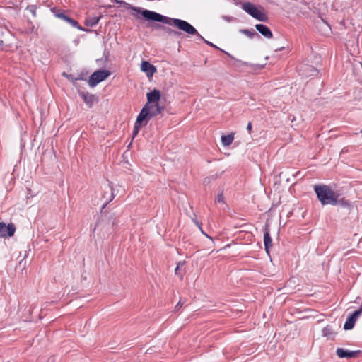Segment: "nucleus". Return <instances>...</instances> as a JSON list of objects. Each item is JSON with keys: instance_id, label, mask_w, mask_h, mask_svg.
Returning a JSON list of instances; mask_svg holds the SVG:
<instances>
[{"instance_id": "1", "label": "nucleus", "mask_w": 362, "mask_h": 362, "mask_svg": "<svg viewBox=\"0 0 362 362\" xmlns=\"http://www.w3.org/2000/svg\"><path fill=\"white\" fill-rule=\"evenodd\" d=\"M133 10L137 13H140L147 21L160 22L168 25H173L179 30L185 32L188 36H192L193 34L197 33V29L189 22L185 20L170 18L163 16L156 11L144 9L140 7H133Z\"/></svg>"}, {"instance_id": "2", "label": "nucleus", "mask_w": 362, "mask_h": 362, "mask_svg": "<svg viewBox=\"0 0 362 362\" xmlns=\"http://www.w3.org/2000/svg\"><path fill=\"white\" fill-rule=\"evenodd\" d=\"M314 191L322 205H337L336 195L337 193L332 190L329 186L325 185H315Z\"/></svg>"}, {"instance_id": "3", "label": "nucleus", "mask_w": 362, "mask_h": 362, "mask_svg": "<svg viewBox=\"0 0 362 362\" xmlns=\"http://www.w3.org/2000/svg\"><path fill=\"white\" fill-rule=\"evenodd\" d=\"M111 74L108 69H98L93 72L88 81L90 87L94 88L99 83L106 79Z\"/></svg>"}, {"instance_id": "4", "label": "nucleus", "mask_w": 362, "mask_h": 362, "mask_svg": "<svg viewBox=\"0 0 362 362\" xmlns=\"http://www.w3.org/2000/svg\"><path fill=\"white\" fill-rule=\"evenodd\" d=\"M53 13H54L55 17L66 22L70 25H71L73 28H76L78 30H82V31H87V32L90 31L89 30H86L83 27H81L76 20L70 18L69 16H67L66 14V13L64 11H61L59 10H57V11H53Z\"/></svg>"}, {"instance_id": "5", "label": "nucleus", "mask_w": 362, "mask_h": 362, "mask_svg": "<svg viewBox=\"0 0 362 362\" xmlns=\"http://www.w3.org/2000/svg\"><path fill=\"white\" fill-rule=\"evenodd\" d=\"M146 112V119H148V122L153 118V117H156L158 114L161 113L162 111L164 110L163 106H160L159 103L157 104H152L148 106V104H145V105L143 107L141 111L145 110Z\"/></svg>"}, {"instance_id": "6", "label": "nucleus", "mask_w": 362, "mask_h": 362, "mask_svg": "<svg viewBox=\"0 0 362 362\" xmlns=\"http://www.w3.org/2000/svg\"><path fill=\"white\" fill-rule=\"evenodd\" d=\"M78 95L82 98L86 105L89 107L92 108L95 103L98 102V97L94 94H91L88 91L77 89Z\"/></svg>"}, {"instance_id": "7", "label": "nucleus", "mask_w": 362, "mask_h": 362, "mask_svg": "<svg viewBox=\"0 0 362 362\" xmlns=\"http://www.w3.org/2000/svg\"><path fill=\"white\" fill-rule=\"evenodd\" d=\"M86 75H87V74L84 73L83 71H81L80 73H71V74H69L66 71H63L62 73V76H64L69 81H71L76 89H79L80 87L76 81H79V80H82V81L86 80Z\"/></svg>"}, {"instance_id": "8", "label": "nucleus", "mask_w": 362, "mask_h": 362, "mask_svg": "<svg viewBox=\"0 0 362 362\" xmlns=\"http://www.w3.org/2000/svg\"><path fill=\"white\" fill-rule=\"evenodd\" d=\"M146 110L141 111L139 115L137 116L136 120L134 124L132 135L133 138L135 137L142 126H146L148 124V119H146Z\"/></svg>"}, {"instance_id": "9", "label": "nucleus", "mask_w": 362, "mask_h": 362, "mask_svg": "<svg viewBox=\"0 0 362 362\" xmlns=\"http://www.w3.org/2000/svg\"><path fill=\"white\" fill-rule=\"evenodd\" d=\"M362 314V305L358 310L354 311L353 313L349 315L344 325V329L345 330H350L354 328V325L358 320V317Z\"/></svg>"}, {"instance_id": "10", "label": "nucleus", "mask_w": 362, "mask_h": 362, "mask_svg": "<svg viewBox=\"0 0 362 362\" xmlns=\"http://www.w3.org/2000/svg\"><path fill=\"white\" fill-rule=\"evenodd\" d=\"M16 227L13 223H9L7 226L4 222H0V237H11L14 235Z\"/></svg>"}, {"instance_id": "11", "label": "nucleus", "mask_w": 362, "mask_h": 362, "mask_svg": "<svg viewBox=\"0 0 362 362\" xmlns=\"http://www.w3.org/2000/svg\"><path fill=\"white\" fill-rule=\"evenodd\" d=\"M360 351H349L344 349L343 348H338L336 351L337 355L341 358H356L358 354H360Z\"/></svg>"}, {"instance_id": "12", "label": "nucleus", "mask_w": 362, "mask_h": 362, "mask_svg": "<svg viewBox=\"0 0 362 362\" xmlns=\"http://www.w3.org/2000/svg\"><path fill=\"white\" fill-rule=\"evenodd\" d=\"M146 98L148 102L146 104H148V106L152 104H157L160 98V92L157 89H153L146 94Z\"/></svg>"}, {"instance_id": "13", "label": "nucleus", "mask_w": 362, "mask_h": 362, "mask_svg": "<svg viewBox=\"0 0 362 362\" xmlns=\"http://www.w3.org/2000/svg\"><path fill=\"white\" fill-rule=\"evenodd\" d=\"M257 30L266 38L270 39L273 35L269 28L264 24H257L255 25Z\"/></svg>"}, {"instance_id": "14", "label": "nucleus", "mask_w": 362, "mask_h": 362, "mask_svg": "<svg viewBox=\"0 0 362 362\" xmlns=\"http://www.w3.org/2000/svg\"><path fill=\"white\" fill-rule=\"evenodd\" d=\"M242 8L246 13L250 14L252 17L255 16L258 10L257 7L250 2L244 3L242 6Z\"/></svg>"}, {"instance_id": "15", "label": "nucleus", "mask_w": 362, "mask_h": 362, "mask_svg": "<svg viewBox=\"0 0 362 362\" xmlns=\"http://www.w3.org/2000/svg\"><path fill=\"white\" fill-rule=\"evenodd\" d=\"M231 59V61L229 62L230 66H236V67H241V66H251L250 64H248L246 62L241 61L240 59H237L233 56H231L229 53L224 52Z\"/></svg>"}, {"instance_id": "16", "label": "nucleus", "mask_w": 362, "mask_h": 362, "mask_svg": "<svg viewBox=\"0 0 362 362\" xmlns=\"http://www.w3.org/2000/svg\"><path fill=\"white\" fill-rule=\"evenodd\" d=\"M322 335L329 339H332L334 337L335 332L332 327L329 325H327L322 329Z\"/></svg>"}, {"instance_id": "17", "label": "nucleus", "mask_w": 362, "mask_h": 362, "mask_svg": "<svg viewBox=\"0 0 362 362\" xmlns=\"http://www.w3.org/2000/svg\"><path fill=\"white\" fill-rule=\"evenodd\" d=\"M264 244L266 252L269 253V250L272 246V240L268 230L265 231L264 234Z\"/></svg>"}, {"instance_id": "18", "label": "nucleus", "mask_w": 362, "mask_h": 362, "mask_svg": "<svg viewBox=\"0 0 362 362\" xmlns=\"http://www.w3.org/2000/svg\"><path fill=\"white\" fill-rule=\"evenodd\" d=\"M100 18V17L97 16L88 18L85 21V25L88 27H94L98 23Z\"/></svg>"}, {"instance_id": "19", "label": "nucleus", "mask_w": 362, "mask_h": 362, "mask_svg": "<svg viewBox=\"0 0 362 362\" xmlns=\"http://www.w3.org/2000/svg\"><path fill=\"white\" fill-rule=\"evenodd\" d=\"M234 139V136L233 134L224 135L221 136V142L223 146H228L230 145Z\"/></svg>"}, {"instance_id": "20", "label": "nucleus", "mask_w": 362, "mask_h": 362, "mask_svg": "<svg viewBox=\"0 0 362 362\" xmlns=\"http://www.w3.org/2000/svg\"><path fill=\"white\" fill-rule=\"evenodd\" d=\"M336 199H337V204H339L343 207H350V206H351L350 202L343 197L341 198L340 194L338 193L336 195Z\"/></svg>"}, {"instance_id": "21", "label": "nucleus", "mask_w": 362, "mask_h": 362, "mask_svg": "<svg viewBox=\"0 0 362 362\" xmlns=\"http://www.w3.org/2000/svg\"><path fill=\"white\" fill-rule=\"evenodd\" d=\"M240 33L245 34L250 38H252L254 37H259L258 33L253 29H242L240 30Z\"/></svg>"}, {"instance_id": "22", "label": "nucleus", "mask_w": 362, "mask_h": 362, "mask_svg": "<svg viewBox=\"0 0 362 362\" xmlns=\"http://www.w3.org/2000/svg\"><path fill=\"white\" fill-rule=\"evenodd\" d=\"M253 18L262 22H266L268 20L267 14L259 10H257V13Z\"/></svg>"}, {"instance_id": "23", "label": "nucleus", "mask_w": 362, "mask_h": 362, "mask_svg": "<svg viewBox=\"0 0 362 362\" xmlns=\"http://www.w3.org/2000/svg\"><path fill=\"white\" fill-rule=\"evenodd\" d=\"M110 196L107 198V201L103 204L102 209H105L109 202H110L115 198L114 189L112 187H110Z\"/></svg>"}, {"instance_id": "24", "label": "nucleus", "mask_w": 362, "mask_h": 362, "mask_svg": "<svg viewBox=\"0 0 362 362\" xmlns=\"http://www.w3.org/2000/svg\"><path fill=\"white\" fill-rule=\"evenodd\" d=\"M156 70L157 69H141V71L146 73V76L148 78L150 81H151V78L156 73Z\"/></svg>"}, {"instance_id": "25", "label": "nucleus", "mask_w": 362, "mask_h": 362, "mask_svg": "<svg viewBox=\"0 0 362 362\" xmlns=\"http://www.w3.org/2000/svg\"><path fill=\"white\" fill-rule=\"evenodd\" d=\"M140 68H156L153 64L149 63L148 61H143L141 64Z\"/></svg>"}, {"instance_id": "26", "label": "nucleus", "mask_w": 362, "mask_h": 362, "mask_svg": "<svg viewBox=\"0 0 362 362\" xmlns=\"http://www.w3.org/2000/svg\"><path fill=\"white\" fill-rule=\"evenodd\" d=\"M223 199H224L223 194V193H221V194H218L216 201L218 203H223L224 202Z\"/></svg>"}, {"instance_id": "27", "label": "nucleus", "mask_w": 362, "mask_h": 362, "mask_svg": "<svg viewBox=\"0 0 362 362\" xmlns=\"http://www.w3.org/2000/svg\"><path fill=\"white\" fill-rule=\"evenodd\" d=\"M204 42L210 47H214L216 49H219L216 45H215L214 44H213L212 42H211L206 40H204Z\"/></svg>"}, {"instance_id": "28", "label": "nucleus", "mask_w": 362, "mask_h": 362, "mask_svg": "<svg viewBox=\"0 0 362 362\" xmlns=\"http://www.w3.org/2000/svg\"><path fill=\"white\" fill-rule=\"evenodd\" d=\"M192 35L196 36V37L200 40H202L204 42L205 39L199 34V33L197 31V33L193 34Z\"/></svg>"}, {"instance_id": "29", "label": "nucleus", "mask_w": 362, "mask_h": 362, "mask_svg": "<svg viewBox=\"0 0 362 362\" xmlns=\"http://www.w3.org/2000/svg\"><path fill=\"white\" fill-rule=\"evenodd\" d=\"M252 122H250L247 124V132H248V133H249L250 134H251V132H252Z\"/></svg>"}, {"instance_id": "30", "label": "nucleus", "mask_w": 362, "mask_h": 362, "mask_svg": "<svg viewBox=\"0 0 362 362\" xmlns=\"http://www.w3.org/2000/svg\"><path fill=\"white\" fill-rule=\"evenodd\" d=\"M194 223L196 226L199 228V230H202V223L198 221L197 220H194Z\"/></svg>"}, {"instance_id": "31", "label": "nucleus", "mask_w": 362, "mask_h": 362, "mask_svg": "<svg viewBox=\"0 0 362 362\" xmlns=\"http://www.w3.org/2000/svg\"><path fill=\"white\" fill-rule=\"evenodd\" d=\"M180 264H181V263H180V262H179V263L177 264V267H176V268H175V274H178L179 267H180Z\"/></svg>"}, {"instance_id": "32", "label": "nucleus", "mask_w": 362, "mask_h": 362, "mask_svg": "<svg viewBox=\"0 0 362 362\" xmlns=\"http://www.w3.org/2000/svg\"><path fill=\"white\" fill-rule=\"evenodd\" d=\"M201 232L202 233V234H204L205 236H206L207 238H210L211 240H212V238L210 237L209 235H208L202 229L200 230Z\"/></svg>"}, {"instance_id": "33", "label": "nucleus", "mask_w": 362, "mask_h": 362, "mask_svg": "<svg viewBox=\"0 0 362 362\" xmlns=\"http://www.w3.org/2000/svg\"><path fill=\"white\" fill-rule=\"evenodd\" d=\"M201 232L202 233V234H204L205 236H206L207 238H210L211 240H212V238L210 237L209 235H208L202 229L200 230Z\"/></svg>"}, {"instance_id": "34", "label": "nucleus", "mask_w": 362, "mask_h": 362, "mask_svg": "<svg viewBox=\"0 0 362 362\" xmlns=\"http://www.w3.org/2000/svg\"><path fill=\"white\" fill-rule=\"evenodd\" d=\"M182 306V304L180 303V302H179L176 306H175V309L176 310H178V309Z\"/></svg>"}, {"instance_id": "35", "label": "nucleus", "mask_w": 362, "mask_h": 362, "mask_svg": "<svg viewBox=\"0 0 362 362\" xmlns=\"http://www.w3.org/2000/svg\"><path fill=\"white\" fill-rule=\"evenodd\" d=\"M173 33H174L175 35H180V33L179 32H177V31H173Z\"/></svg>"}, {"instance_id": "36", "label": "nucleus", "mask_w": 362, "mask_h": 362, "mask_svg": "<svg viewBox=\"0 0 362 362\" xmlns=\"http://www.w3.org/2000/svg\"><path fill=\"white\" fill-rule=\"evenodd\" d=\"M3 43H4V42L0 40V49L1 48V47L3 45Z\"/></svg>"}, {"instance_id": "37", "label": "nucleus", "mask_w": 362, "mask_h": 362, "mask_svg": "<svg viewBox=\"0 0 362 362\" xmlns=\"http://www.w3.org/2000/svg\"><path fill=\"white\" fill-rule=\"evenodd\" d=\"M156 28H162L163 26H162V25H156Z\"/></svg>"}, {"instance_id": "38", "label": "nucleus", "mask_w": 362, "mask_h": 362, "mask_svg": "<svg viewBox=\"0 0 362 362\" xmlns=\"http://www.w3.org/2000/svg\"><path fill=\"white\" fill-rule=\"evenodd\" d=\"M33 15H35V11L34 10H30Z\"/></svg>"}, {"instance_id": "39", "label": "nucleus", "mask_w": 362, "mask_h": 362, "mask_svg": "<svg viewBox=\"0 0 362 362\" xmlns=\"http://www.w3.org/2000/svg\"><path fill=\"white\" fill-rule=\"evenodd\" d=\"M361 132L362 133V129L361 130Z\"/></svg>"}]
</instances>
